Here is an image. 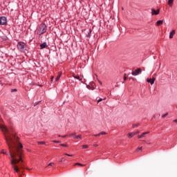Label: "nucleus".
<instances>
[{
    "label": "nucleus",
    "mask_w": 177,
    "mask_h": 177,
    "mask_svg": "<svg viewBox=\"0 0 177 177\" xmlns=\"http://www.w3.org/2000/svg\"><path fill=\"white\" fill-rule=\"evenodd\" d=\"M3 132L5 140L8 146L10 152V158H11L10 164L12 168L18 174L19 177H21L20 171L21 169H26L24 166V152L23 151V144L20 142V138L15 133L13 127L10 129L4 126L2 129Z\"/></svg>",
    "instance_id": "1"
},
{
    "label": "nucleus",
    "mask_w": 177,
    "mask_h": 177,
    "mask_svg": "<svg viewBox=\"0 0 177 177\" xmlns=\"http://www.w3.org/2000/svg\"><path fill=\"white\" fill-rule=\"evenodd\" d=\"M17 47L20 52L26 53V50H27V45L26 44V43L23 41H19L18 42Z\"/></svg>",
    "instance_id": "2"
},
{
    "label": "nucleus",
    "mask_w": 177,
    "mask_h": 177,
    "mask_svg": "<svg viewBox=\"0 0 177 177\" xmlns=\"http://www.w3.org/2000/svg\"><path fill=\"white\" fill-rule=\"evenodd\" d=\"M39 35H42L46 32V25L45 24H41L40 25V30H39Z\"/></svg>",
    "instance_id": "3"
},
{
    "label": "nucleus",
    "mask_w": 177,
    "mask_h": 177,
    "mask_svg": "<svg viewBox=\"0 0 177 177\" xmlns=\"http://www.w3.org/2000/svg\"><path fill=\"white\" fill-rule=\"evenodd\" d=\"M6 24H8L6 17H0V26H6Z\"/></svg>",
    "instance_id": "4"
},
{
    "label": "nucleus",
    "mask_w": 177,
    "mask_h": 177,
    "mask_svg": "<svg viewBox=\"0 0 177 177\" xmlns=\"http://www.w3.org/2000/svg\"><path fill=\"white\" fill-rule=\"evenodd\" d=\"M142 73V68H138L134 71H132L131 74L132 75H139Z\"/></svg>",
    "instance_id": "5"
},
{
    "label": "nucleus",
    "mask_w": 177,
    "mask_h": 177,
    "mask_svg": "<svg viewBox=\"0 0 177 177\" xmlns=\"http://www.w3.org/2000/svg\"><path fill=\"white\" fill-rule=\"evenodd\" d=\"M151 15H152V16L160 15V9L156 10V9L152 8L151 9Z\"/></svg>",
    "instance_id": "6"
},
{
    "label": "nucleus",
    "mask_w": 177,
    "mask_h": 177,
    "mask_svg": "<svg viewBox=\"0 0 177 177\" xmlns=\"http://www.w3.org/2000/svg\"><path fill=\"white\" fill-rule=\"evenodd\" d=\"M155 81H156V77L147 79V82H149V84H151V85H153Z\"/></svg>",
    "instance_id": "7"
},
{
    "label": "nucleus",
    "mask_w": 177,
    "mask_h": 177,
    "mask_svg": "<svg viewBox=\"0 0 177 177\" xmlns=\"http://www.w3.org/2000/svg\"><path fill=\"white\" fill-rule=\"evenodd\" d=\"M138 133H139V131H136V132H134V133H128V138L129 139H131V138H133V136H135V135H138Z\"/></svg>",
    "instance_id": "8"
},
{
    "label": "nucleus",
    "mask_w": 177,
    "mask_h": 177,
    "mask_svg": "<svg viewBox=\"0 0 177 177\" xmlns=\"http://www.w3.org/2000/svg\"><path fill=\"white\" fill-rule=\"evenodd\" d=\"M48 47V44L46 42H44L43 44H40V49H45Z\"/></svg>",
    "instance_id": "9"
},
{
    "label": "nucleus",
    "mask_w": 177,
    "mask_h": 177,
    "mask_svg": "<svg viewBox=\"0 0 177 177\" xmlns=\"http://www.w3.org/2000/svg\"><path fill=\"white\" fill-rule=\"evenodd\" d=\"M147 133H149V131L144 132L141 135L138 136V139H142V138H145V136H146V135H147Z\"/></svg>",
    "instance_id": "10"
},
{
    "label": "nucleus",
    "mask_w": 177,
    "mask_h": 177,
    "mask_svg": "<svg viewBox=\"0 0 177 177\" xmlns=\"http://www.w3.org/2000/svg\"><path fill=\"white\" fill-rule=\"evenodd\" d=\"M175 32H176L175 30H172L170 32V33H169V38H170V39H172V38H174V35H175Z\"/></svg>",
    "instance_id": "11"
},
{
    "label": "nucleus",
    "mask_w": 177,
    "mask_h": 177,
    "mask_svg": "<svg viewBox=\"0 0 177 177\" xmlns=\"http://www.w3.org/2000/svg\"><path fill=\"white\" fill-rule=\"evenodd\" d=\"M162 24H164V20H158L156 23V26H162Z\"/></svg>",
    "instance_id": "12"
},
{
    "label": "nucleus",
    "mask_w": 177,
    "mask_h": 177,
    "mask_svg": "<svg viewBox=\"0 0 177 177\" xmlns=\"http://www.w3.org/2000/svg\"><path fill=\"white\" fill-rule=\"evenodd\" d=\"M100 135H107V133L104 132V131H102L100 133H99L98 134H95L93 135V136H100Z\"/></svg>",
    "instance_id": "13"
},
{
    "label": "nucleus",
    "mask_w": 177,
    "mask_h": 177,
    "mask_svg": "<svg viewBox=\"0 0 177 177\" xmlns=\"http://www.w3.org/2000/svg\"><path fill=\"white\" fill-rule=\"evenodd\" d=\"M91 34H92L91 28L89 29V31H88V34L86 35V37H87V38H91Z\"/></svg>",
    "instance_id": "14"
},
{
    "label": "nucleus",
    "mask_w": 177,
    "mask_h": 177,
    "mask_svg": "<svg viewBox=\"0 0 177 177\" xmlns=\"http://www.w3.org/2000/svg\"><path fill=\"white\" fill-rule=\"evenodd\" d=\"M60 77H62V72H59L57 77L55 78V81H59L60 80Z\"/></svg>",
    "instance_id": "15"
},
{
    "label": "nucleus",
    "mask_w": 177,
    "mask_h": 177,
    "mask_svg": "<svg viewBox=\"0 0 177 177\" xmlns=\"http://www.w3.org/2000/svg\"><path fill=\"white\" fill-rule=\"evenodd\" d=\"M74 78H75L76 80H79V81H81V82L84 83V82H82V78H81V77L76 75L74 77Z\"/></svg>",
    "instance_id": "16"
},
{
    "label": "nucleus",
    "mask_w": 177,
    "mask_h": 177,
    "mask_svg": "<svg viewBox=\"0 0 177 177\" xmlns=\"http://www.w3.org/2000/svg\"><path fill=\"white\" fill-rule=\"evenodd\" d=\"M168 5L171 7L174 5V0H169Z\"/></svg>",
    "instance_id": "17"
},
{
    "label": "nucleus",
    "mask_w": 177,
    "mask_h": 177,
    "mask_svg": "<svg viewBox=\"0 0 177 177\" xmlns=\"http://www.w3.org/2000/svg\"><path fill=\"white\" fill-rule=\"evenodd\" d=\"M75 165H79L80 167H85V165L81 164L80 162H76Z\"/></svg>",
    "instance_id": "18"
},
{
    "label": "nucleus",
    "mask_w": 177,
    "mask_h": 177,
    "mask_svg": "<svg viewBox=\"0 0 177 177\" xmlns=\"http://www.w3.org/2000/svg\"><path fill=\"white\" fill-rule=\"evenodd\" d=\"M45 142H44V141H39V142H37V145H45Z\"/></svg>",
    "instance_id": "19"
},
{
    "label": "nucleus",
    "mask_w": 177,
    "mask_h": 177,
    "mask_svg": "<svg viewBox=\"0 0 177 177\" xmlns=\"http://www.w3.org/2000/svg\"><path fill=\"white\" fill-rule=\"evenodd\" d=\"M123 80L124 81H127V80H128V77H127V73L124 74Z\"/></svg>",
    "instance_id": "20"
},
{
    "label": "nucleus",
    "mask_w": 177,
    "mask_h": 177,
    "mask_svg": "<svg viewBox=\"0 0 177 177\" xmlns=\"http://www.w3.org/2000/svg\"><path fill=\"white\" fill-rule=\"evenodd\" d=\"M75 139H81V135H79V136H75L74 137Z\"/></svg>",
    "instance_id": "21"
},
{
    "label": "nucleus",
    "mask_w": 177,
    "mask_h": 177,
    "mask_svg": "<svg viewBox=\"0 0 177 177\" xmlns=\"http://www.w3.org/2000/svg\"><path fill=\"white\" fill-rule=\"evenodd\" d=\"M60 146H62V147H68V145H67L66 144H61Z\"/></svg>",
    "instance_id": "22"
},
{
    "label": "nucleus",
    "mask_w": 177,
    "mask_h": 177,
    "mask_svg": "<svg viewBox=\"0 0 177 177\" xmlns=\"http://www.w3.org/2000/svg\"><path fill=\"white\" fill-rule=\"evenodd\" d=\"M95 85V82H92L91 83V86H93V88H91L93 91V89H95V87H94V86Z\"/></svg>",
    "instance_id": "23"
},
{
    "label": "nucleus",
    "mask_w": 177,
    "mask_h": 177,
    "mask_svg": "<svg viewBox=\"0 0 177 177\" xmlns=\"http://www.w3.org/2000/svg\"><path fill=\"white\" fill-rule=\"evenodd\" d=\"M168 115V113H166L165 114L162 115V118H165Z\"/></svg>",
    "instance_id": "24"
},
{
    "label": "nucleus",
    "mask_w": 177,
    "mask_h": 177,
    "mask_svg": "<svg viewBox=\"0 0 177 177\" xmlns=\"http://www.w3.org/2000/svg\"><path fill=\"white\" fill-rule=\"evenodd\" d=\"M53 143H62V141H59V140H53Z\"/></svg>",
    "instance_id": "25"
},
{
    "label": "nucleus",
    "mask_w": 177,
    "mask_h": 177,
    "mask_svg": "<svg viewBox=\"0 0 177 177\" xmlns=\"http://www.w3.org/2000/svg\"><path fill=\"white\" fill-rule=\"evenodd\" d=\"M13 92H17V88L11 89V93H13Z\"/></svg>",
    "instance_id": "26"
},
{
    "label": "nucleus",
    "mask_w": 177,
    "mask_h": 177,
    "mask_svg": "<svg viewBox=\"0 0 177 177\" xmlns=\"http://www.w3.org/2000/svg\"><path fill=\"white\" fill-rule=\"evenodd\" d=\"M1 154H8V152L5 151L3 149L1 150Z\"/></svg>",
    "instance_id": "27"
},
{
    "label": "nucleus",
    "mask_w": 177,
    "mask_h": 177,
    "mask_svg": "<svg viewBox=\"0 0 177 177\" xmlns=\"http://www.w3.org/2000/svg\"><path fill=\"white\" fill-rule=\"evenodd\" d=\"M53 165H55V163L53 162H50L48 164V167H53Z\"/></svg>",
    "instance_id": "28"
},
{
    "label": "nucleus",
    "mask_w": 177,
    "mask_h": 177,
    "mask_svg": "<svg viewBox=\"0 0 177 177\" xmlns=\"http://www.w3.org/2000/svg\"><path fill=\"white\" fill-rule=\"evenodd\" d=\"M39 103H41V101L35 102L34 106L35 107V106H37V104H39Z\"/></svg>",
    "instance_id": "29"
},
{
    "label": "nucleus",
    "mask_w": 177,
    "mask_h": 177,
    "mask_svg": "<svg viewBox=\"0 0 177 177\" xmlns=\"http://www.w3.org/2000/svg\"><path fill=\"white\" fill-rule=\"evenodd\" d=\"M64 161H66V159L64 158H62L59 162H64Z\"/></svg>",
    "instance_id": "30"
},
{
    "label": "nucleus",
    "mask_w": 177,
    "mask_h": 177,
    "mask_svg": "<svg viewBox=\"0 0 177 177\" xmlns=\"http://www.w3.org/2000/svg\"><path fill=\"white\" fill-rule=\"evenodd\" d=\"M129 80H132L133 81L136 82V79L133 78V77H130V78H129Z\"/></svg>",
    "instance_id": "31"
},
{
    "label": "nucleus",
    "mask_w": 177,
    "mask_h": 177,
    "mask_svg": "<svg viewBox=\"0 0 177 177\" xmlns=\"http://www.w3.org/2000/svg\"><path fill=\"white\" fill-rule=\"evenodd\" d=\"M103 101V98H100L98 100H97V103H100V102H102Z\"/></svg>",
    "instance_id": "32"
},
{
    "label": "nucleus",
    "mask_w": 177,
    "mask_h": 177,
    "mask_svg": "<svg viewBox=\"0 0 177 177\" xmlns=\"http://www.w3.org/2000/svg\"><path fill=\"white\" fill-rule=\"evenodd\" d=\"M135 127H139V123L133 124V128H135Z\"/></svg>",
    "instance_id": "33"
},
{
    "label": "nucleus",
    "mask_w": 177,
    "mask_h": 177,
    "mask_svg": "<svg viewBox=\"0 0 177 177\" xmlns=\"http://www.w3.org/2000/svg\"><path fill=\"white\" fill-rule=\"evenodd\" d=\"M55 79V77H53V76H51V77H50V82H53V80Z\"/></svg>",
    "instance_id": "34"
},
{
    "label": "nucleus",
    "mask_w": 177,
    "mask_h": 177,
    "mask_svg": "<svg viewBox=\"0 0 177 177\" xmlns=\"http://www.w3.org/2000/svg\"><path fill=\"white\" fill-rule=\"evenodd\" d=\"M82 149H88V145H82Z\"/></svg>",
    "instance_id": "35"
},
{
    "label": "nucleus",
    "mask_w": 177,
    "mask_h": 177,
    "mask_svg": "<svg viewBox=\"0 0 177 177\" xmlns=\"http://www.w3.org/2000/svg\"><path fill=\"white\" fill-rule=\"evenodd\" d=\"M65 156H67L68 157H73V155H70L68 153H64Z\"/></svg>",
    "instance_id": "36"
},
{
    "label": "nucleus",
    "mask_w": 177,
    "mask_h": 177,
    "mask_svg": "<svg viewBox=\"0 0 177 177\" xmlns=\"http://www.w3.org/2000/svg\"><path fill=\"white\" fill-rule=\"evenodd\" d=\"M59 138H67V135L65 136H59Z\"/></svg>",
    "instance_id": "37"
},
{
    "label": "nucleus",
    "mask_w": 177,
    "mask_h": 177,
    "mask_svg": "<svg viewBox=\"0 0 177 177\" xmlns=\"http://www.w3.org/2000/svg\"><path fill=\"white\" fill-rule=\"evenodd\" d=\"M139 150H142V147H138V148L136 149V151H139Z\"/></svg>",
    "instance_id": "38"
},
{
    "label": "nucleus",
    "mask_w": 177,
    "mask_h": 177,
    "mask_svg": "<svg viewBox=\"0 0 177 177\" xmlns=\"http://www.w3.org/2000/svg\"><path fill=\"white\" fill-rule=\"evenodd\" d=\"M75 134V133H71V134L69 135V136H74Z\"/></svg>",
    "instance_id": "39"
},
{
    "label": "nucleus",
    "mask_w": 177,
    "mask_h": 177,
    "mask_svg": "<svg viewBox=\"0 0 177 177\" xmlns=\"http://www.w3.org/2000/svg\"><path fill=\"white\" fill-rule=\"evenodd\" d=\"M86 87L88 88V89H91V86L87 85Z\"/></svg>",
    "instance_id": "40"
},
{
    "label": "nucleus",
    "mask_w": 177,
    "mask_h": 177,
    "mask_svg": "<svg viewBox=\"0 0 177 177\" xmlns=\"http://www.w3.org/2000/svg\"><path fill=\"white\" fill-rule=\"evenodd\" d=\"M174 122H176V124H177V119L173 120Z\"/></svg>",
    "instance_id": "41"
},
{
    "label": "nucleus",
    "mask_w": 177,
    "mask_h": 177,
    "mask_svg": "<svg viewBox=\"0 0 177 177\" xmlns=\"http://www.w3.org/2000/svg\"><path fill=\"white\" fill-rule=\"evenodd\" d=\"M94 147H97V145H94Z\"/></svg>",
    "instance_id": "42"
},
{
    "label": "nucleus",
    "mask_w": 177,
    "mask_h": 177,
    "mask_svg": "<svg viewBox=\"0 0 177 177\" xmlns=\"http://www.w3.org/2000/svg\"><path fill=\"white\" fill-rule=\"evenodd\" d=\"M99 83L100 84V85H102V82L99 81Z\"/></svg>",
    "instance_id": "43"
},
{
    "label": "nucleus",
    "mask_w": 177,
    "mask_h": 177,
    "mask_svg": "<svg viewBox=\"0 0 177 177\" xmlns=\"http://www.w3.org/2000/svg\"><path fill=\"white\" fill-rule=\"evenodd\" d=\"M122 10H124V7H122Z\"/></svg>",
    "instance_id": "44"
},
{
    "label": "nucleus",
    "mask_w": 177,
    "mask_h": 177,
    "mask_svg": "<svg viewBox=\"0 0 177 177\" xmlns=\"http://www.w3.org/2000/svg\"><path fill=\"white\" fill-rule=\"evenodd\" d=\"M142 142H146V140H142Z\"/></svg>",
    "instance_id": "45"
},
{
    "label": "nucleus",
    "mask_w": 177,
    "mask_h": 177,
    "mask_svg": "<svg viewBox=\"0 0 177 177\" xmlns=\"http://www.w3.org/2000/svg\"><path fill=\"white\" fill-rule=\"evenodd\" d=\"M40 86H42V85H40Z\"/></svg>",
    "instance_id": "46"
}]
</instances>
